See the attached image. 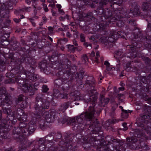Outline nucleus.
Returning a JSON list of instances; mask_svg holds the SVG:
<instances>
[{"instance_id":"nucleus-1","label":"nucleus","mask_w":151,"mask_h":151,"mask_svg":"<svg viewBox=\"0 0 151 151\" xmlns=\"http://www.w3.org/2000/svg\"><path fill=\"white\" fill-rule=\"evenodd\" d=\"M83 87H91V90L88 91V95H86L82 96L78 91L76 90L75 86H74L69 88L70 90V95L72 97V99L74 101L80 100L82 99L84 100L88 104L90 102V106L88 111L82 113L76 119L75 123L77 124L76 127H81L83 124V120H86L87 121L91 120L94 117L95 112L94 106L96 105L95 102L97 98L95 95L96 93V90L94 89L95 86V81L92 78V81L87 80L84 84H81Z\"/></svg>"},{"instance_id":"nucleus-2","label":"nucleus","mask_w":151,"mask_h":151,"mask_svg":"<svg viewBox=\"0 0 151 151\" xmlns=\"http://www.w3.org/2000/svg\"><path fill=\"white\" fill-rule=\"evenodd\" d=\"M134 137L127 138V146L134 150L140 149L146 150H149L148 146L144 143V141L147 139L145 136L142 130L136 128L134 129Z\"/></svg>"},{"instance_id":"nucleus-3","label":"nucleus","mask_w":151,"mask_h":151,"mask_svg":"<svg viewBox=\"0 0 151 151\" xmlns=\"http://www.w3.org/2000/svg\"><path fill=\"white\" fill-rule=\"evenodd\" d=\"M36 100L35 104L34 106L35 110L34 113L35 117L37 118H41L42 116L45 118L47 122H48L51 115L48 112L45 111V109L48 108L50 105L49 102L45 100L43 101L40 96L36 97Z\"/></svg>"},{"instance_id":"nucleus-4","label":"nucleus","mask_w":151,"mask_h":151,"mask_svg":"<svg viewBox=\"0 0 151 151\" xmlns=\"http://www.w3.org/2000/svg\"><path fill=\"white\" fill-rule=\"evenodd\" d=\"M145 110V114L141 115L140 117L137 118V123L139 127H142L148 134L151 131V124L150 126L148 125L146 127L142 123H145L147 119L151 120V106H148Z\"/></svg>"},{"instance_id":"nucleus-5","label":"nucleus","mask_w":151,"mask_h":151,"mask_svg":"<svg viewBox=\"0 0 151 151\" xmlns=\"http://www.w3.org/2000/svg\"><path fill=\"white\" fill-rule=\"evenodd\" d=\"M3 113L6 114H7V118L6 119L3 120V122L2 124L4 123L7 124H8V126L7 127V132L9 131V123L10 122L9 121V120L11 121L12 123L13 124H14L17 121V119L15 116V114L16 112L15 111L13 112L11 114L12 110L9 108H3Z\"/></svg>"},{"instance_id":"nucleus-6","label":"nucleus","mask_w":151,"mask_h":151,"mask_svg":"<svg viewBox=\"0 0 151 151\" xmlns=\"http://www.w3.org/2000/svg\"><path fill=\"white\" fill-rule=\"evenodd\" d=\"M13 133L14 138L17 139L18 142H19L22 145H26L27 142V139L25 137L26 134H22V130L18 127H14L13 129Z\"/></svg>"},{"instance_id":"nucleus-7","label":"nucleus","mask_w":151,"mask_h":151,"mask_svg":"<svg viewBox=\"0 0 151 151\" xmlns=\"http://www.w3.org/2000/svg\"><path fill=\"white\" fill-rule=\"evenodd\" d=\"M34 116L32 120L28 123L27 125L26 128H25L26 130H24V134L26 133L27 132L28 134H30L34 132L35 130V126L36 123L37 121L38 120L39 121V119L41 118H37L35 116V115L34 113Z\"/></svg>"},{"instance_id":"nucleus-8","label":"nucleus","mask_w":151,"mask_h":151,"mask_svg":"<svg viewBox=\"0 0 151 151\" xmlns=\"http://www.w3.org/2000/svg\"><path fill=\"white\" fill-rule=\"evenodd\" d=\"M124 32L122 31L117 32L114 30L111 32L107 40L111 42H114L118 38L122 37L124 36Z\"/></svg>"},{"instance_id":"nucleus-9","label":"nucleus","mask_w":151,"mask_h":151,"mask_svg":"<svg viewBox=\"0 0 151 151\" xmlns=\"http://www.w3.org/2000/svg\"><path fill=\"white\" fill-rule=\"evenodd\" d=\"M127 9L122 8L121 10H116L114 12V17L111 18L112 22L114 21L116 19H119V17H126L127 16Z\"/></svg>"},{"instance_id":"nucleus-10","label":"nucleus","mask_w":151,"mask_h":151,"mask_svg":"<svg viewBox=\"0 0 151 151\" xmlns=\"http://www.w3.org/2000/svg\"><path fill=\"white\" fill-rule=\"evenodd\" d=\"M19 70L18 71V72H17V74H24L26 75V77L27 78H28L31 76H33L35 74V69L33 67H30L29 71H27L25 70L23 67H21L19 66Z\"/></svg>"},{"instance_id":"nucleus-11","label":"nucleus","mask_w":151,"mask_h":151,"mask_svg":"<svg viewBox=\"0 0 151 151\" xmlns=\"http://www.w3.org/2000/svg\"><path fill=\"white\" fill-rule=\"evenodd\" d=\"M8 126V124L4 123L1 124H0V136L4 139L7 138V127Z\"/></svg>"},{"instance_id":"nucleus-12","label":"nucleus","mask_w":151,"mask_h":151,"mask_svg":"<svg viewBox=\"0 0 151 151\" xmlns=\"http://www.w3.org/2000/svg\"><path fill=\"white\" fill-rule=\"evenodd\" d=\"M141 9L143 11L147 12L146 15L147 17H151V4L144 2L142 4Z\"/></svg>"},{"instance_id":"nucleus-13","label":"nucleus","mask_w":151,"mask_h":151,"mask_svg":"<svg viewBox=\"0 0 151 151\" xmlns=\"http://www.w3.org/2000/svg\"><path fill=\"white\" fill-rule=\"evenodd\" d=\"M127 20L126 17H119V19H116L115 20H114L113 22H112V20H111V18L109 20V22L110 24H112L113 22L117 21L116 23L117 25L119 27H121L124 25L125 22Z\"/></svg>"},{"instance_id":"nucleus-14","label":"nucleus","mask_w":151,"mask_h":151,"mask_svg":"<svg viewBox=\"0 0 151 151\" xmlns=\"http://www.w3.org/2000/svg\"><path fill=\"white\" fill-rule=\"evenodd\" d=\"M100 57L99 52L98 51H96V56H95V53L94 51H92L90 55V58L96 63H99L98 58Z\"/></svg>"},{"instance_id":"nucleus-15","label":"nucleus","mask_w":151,"mask_h":151,"mask_svg":"<svg viewBox=\"0 0 151 151\" xmlns=\"http://www.w3.org/2000/svg\"><path fill=\"white\" fill-rule=\"evenodd\" d=\"M68 79L67 78H64V76H63L61 77H60L54 81V83L58 86H60L63 83H65L66 81H67Z\"/></svg>"},{"instance_id":"nucleus-16","label":"nucleus","mask_w":151,"mask_h":151,"mask_svg":"<svg viewBox=\"0 0 151 151\" xmlns=\"http://www.w3.org/2000/svg\"><path fill=\"white\" fill-rule=\"evenodd\" d=\"M109 99L108 98H105L103 95H101L100 98V105L101 106L104 107L109 102Z\"/></svg>"},{"instance_id":"nucleus-17","label":"nucleus","mask_w":151,"mask_h":151,"mask_svg":"<svg viewBox=\"0 0 151 151\" xmlns=\"http://www.w3.org/2000/svg\"><path fill=\"white\" fill-rule=\"evenodd\" d=\"M6 93L5 94H4L5 96V99L3 100V101H4V102L3 103V105H6L8 106L9 105H11L12 104V102L8 94Z\"/></svg>"},{"instance_id":"nucleus-18","label":"nucleus","mask_w":151,"mask_h":151,"mask_svg":"<svg viewBox=\"0 0 151 151\" xmlns=\"http://www.w3.org/2000/svg\"><path fill=\"white\" fill-rule=\"evenodd\" d=\"M113 13L114 12L112 13L111 11L107 8H106L104 9V12L103 16L106 19H108L110 18L112 15L114 17Z\"/></svg>"},{"instance_id":"nucleus-19","label":"nucleus","mask_w":151,"mask_h":151,"mask_svg":"<svg viewBox=\"0 0 151 151\" xmlns=\"http://www.w3.org/2000/svg\"><path fill=\"white\" fill-rule=\"evenodd\" d=\"M130 13H132L134 15H144L142 12H141L139 10V8L138 7H136L134 8V11H133L132 9H130Z\"/></svg>"},{"instance_id":"nucleus-20","label":"nucleus","mask_w":151,"mask_h":151,"mask_svg":"<svg viewBox=\"0 0 151 151\" xmlns=\"http://www.w3.org/2000/svg\"><path fill=\"white\" fill-rule=\"evenodd\" d=\"M16 75L15 80V81L20 86H22V85L25 84L24 83L23 79L22 78H20L21 77L20 76L17 75V74Z\"/></svg>"},{"instance_id":"nucleus-21","label":"nucleus","mask_w":151,"mask_h":151,"mask_svg":"<svg viewBox=\"0 0 151 151\" xmlns=\"http://www.w3.org/2000/svg\"><path fill=\"white\" fill-rule=\"evenodd\" d=\"M6 93V90L5 88L0 87V106L3 105V103L4 101L2 100V96Z\"/></svg>"},{"instance_id":"nucleus-22","label":"nucleus","mask_w":151,"mask_h":151,"mask_svg":"<svg viewBox=\"0 0 151 151\" xmlns=\"http://www.w3.org/2000/svg\"><path fill=\"white\" fill-rule=\"evenodd\" d=\"M22 86V90L25 93H27L32 88V86L30 85H28L26 84H24Z\"/></svg>"},{"instance_id":"nucleus-23","label":"nucleus","mask_w":151,"mask_h":151,"mask_svg":"<svg viewBox=\"0 0 151 151\" xmlns=\"http://www.w3.org/2000/svg\"><path fill=\"white\" fill-rule=\"evenodd\" d=\"M69 104L68 102H65L61 104L60 106L59 110L60 111L64 112L68 107Z\"/></svg>"},{"instance_id":"nucleus-24","label":"nucleus","mask_w":151,"mask_h":151,"mask_svg":"<svg viewBox=\"0 0 151 151\" xmlns=\"http://www.w3.org/2000/svg\"><path fill=\"white\" fill-rule=\"evenodd\" d=\"M19 128L22 130V134L24 133V130H26L25 128H26L27 126V123L24 122H20L19 124Z\"/></svg>"},{"instance_id":"nucleus-25","label":"nucleus","mask_w":151,"mask_h":151,"mask_svg":"<svg viewBox=\"0 0 151 151\" xmlns=\"http://www.w3.org/2000/svg\"><path fill=\"white\" fill-rule=\"evenodd\" d=\"M84 72L83 71H81L79 73H77L75 75L76 78H78L80 80H81L84 76Z\"/></svg>"},{"instance_id":"nucleus-26","label":"nucleus","mask_w":151,"mask_h":151,"mask_svg":"<svg viewBox=\"0 0 151 151\" xmlns=\"http://www.w3.org/2000/svg\"><path fill=\"white\" fill-rule=\"evenodd\" d=\"M109 1L111 3H113V5L117 4L120 5L123 2V0H109Z\"/></svg>"},{"instance_id":"nucleus-27","label":"nucleus","mask_w":151,"mask_h":151,"mask_svg":"<svg viewBox=\"0 0 151 151\" xmlns=\"http://www.w3.org/2000/svg\"><path fill=\"white\" fill-rule=\"evenodd\" d=\"M126 70L127 71H132V72H136V75L138 74V70H137L136 67L133 66V67H131V68H126Z\"/></svg>"},{"instance_id":"nucleus-28","label":"nucleus","mask_w":151,"mask_h":151,"mask_svg":"<svg viewBox=\"0 0 151 151\" xmlns=\"http://www.w3.org/2000/svg\"><path fill=\"white\" fill-rule=\"evenodd\" d=\"M132 111H130L129 110L128 111L125 110L122 112L121 116L124 118H127L128 117V113L131 112Z\"/></svg>"},{"instance_id":"nucleus-29","label":"nucleus","mask_w":151,"mask_h":151,"mask_svg":"<svg viewBox=\"0 0 151 151\" xmlns=\"http://www.w3.org/2000/svg\"><path fill=\"white\" fill-rule=\"evenodd\" d=\"M114 148V149L116 150V151H121L122 150L125 151V149L120 144H119L118 145H116Z\"/></svg>"},{"instance_id":"nucleus-30","label":"nucleus","mask_w":151,"mask_h":151,"mask_svg":"<svg viewBox=\"0 0 151 151\" xmlns=\"http://www.w3.org/2000/svg\"><path fill=\"white\" fill-rule=\"evenodd\" d=\"M68 50L72 52H74L76 50V47H74L73 45H67Z\"/></svg>"},{"instance_id":"nucleus-31","label":"nucleus","mask_w":151,"mask_h":151,"mask_svg":"<svg viewBox=\"0 0 151 151\" xmlns=\"http://www.w3.org/2000/svg\"><path fill=\"white\" fill-rule=\"evenodd\" d=\"M120 120L119 119H116L114 118L112 120L109 119L106 122L109 123L110 124H114L116 122H118ZM121 121H122L123 120H121Z\"/></svg>"},{"instance_id":"nucleus-32","label":"nucleus","mask_w":151,"mask_h":151,"mask_svg":"<svg viewBox=\"0 0 151 151\" xmlns=\"http://www.w3.org/2000/svg\"><path fill=\"white\" fill-rule=\"evenodd\" d=\"M24 97V96L23 95H19L18 97V98L16 101V103L17 104H18L19 102L23 101Z\"/></svg>"},{"instance_id":"nucleus-33","label":"nucleus","mask_w":151,"mask_h":151,"mask_svg":"<svg viewBox=\"0 0 151 151\" xmlns=\"http://www.w3.org/2000/svg\"><path fill=\"white\" fill-rule=\"evenodd\" d=\"M76 122V119L75 117L69 120V124H72V125H74L76 127L77 125V124L75 123Z\"/></svg>"},{"instance_id":"nucleus-34","label":"nucleus","mask_w":151,"mask_h":151,"mask_svg":"<svg viewBox=\"0 0 151 151\" xmlns=\"http://www.w3.org/2000/svg\"><path fill=\"white\" fill-rule=\"evenodd\" d=\"M109 137V136H107L106 137V141L109 144H111V141L112 142H117L118 141H117V140L116 139H114L113 138H111L110 139V141H109V139H108V138Z\"/></svg>"},{"instance_id":"nucleus-35","label":"nucleus","mask_w":151,"mask_h":151,"mask_svg":"<svg viewBox=\"0 0 151 151\" xmlns=\"http://www.w3.org/2000/svg\"><path fill=\"white\" fill-rule=\"evenodd\" d=\"M39 76L38 75H36L35 74H34L33 76H32L29 77L28 78L32 81H36L38 78Z\"/></svg>"},{"instance_id":"nucleus-36","label":"nucleus","mask_w":151,"mask_h":151,"mask_svg":"<svg viewBox=\"0 0 151 151\" xmlns=\"http://www.w3.org/2000/svg\"><path fill=\"white\" fill-rule=\"evenodd\" d=\"M97 11L99 15H102L103 16L104 12V9L102 8H98L97 9Z\"/></svg>"},{"instance_id":"nucleus-37","label":"nucleus","mask_w":151,"mask_h":151,"mask_svg":"<svg viewBox=\"0 0 151 151\" xmlns=\"http://www.w3.org/2000/svg\"><path fill=\"white\" fill-rule=\"evenodd\" d=\"M47 138V139H45V141L47 140L48 142H50L52 141L54 137L51 134L48 135L46 137V138Z\"/></svg>"},{"instance_id":"nucleus-38","label":"nucleus","mask_w":151,"mask_h":151,"mask_svg":"<svg viewBox=\"0 0 151 151\" xmlns=\"http://www.w3.org/2000/svg\"><path fill=\"white\" fill-rule=\"evenodd\" d=\"M99 28L101 30L105 29L106 27V25L105 24L104 22H103L99 24Z\"/></svg>"},{"instance_id":"nucleus-39","label":"nucleus","mask_w":151,"mask_h":151,"mask_svg":"<svg viewBox=\"0 0 151 151\" xmlns=\"http://www.w3.org/2000/svg\"><path fill=\"white\" fill-rule=\"evenodd\" d=\"M53 91V95L55 96H59V94L60 93L59 91L57 89H54Z\"/></svg>"},{"instance_id":"nucleus-40","label":"nucleus","mask_w":151,"mask_h":151,"mask_svg":"<svg viewBox=\"0 0 151 151\" xmlns=\"http://www.w3.org/2000/svg\"><path fill=\"white\" fill-rule=\"evenodd\" d=\"M80 40L82 42H85L86 41L85 40V37L84 35L83 34H81L80 35Z\"/></svg>"},{"instance_id":"nucleus-41","label":"nucleus","mask_w":151,"mask_h":151,"mask_svg":"<svg viewBox=\"0 0 151 151\" xmlns=\"http://www.w3.org/2000/svg\"><path fill=\"white\" fill-rule=\"evenodd\" d=\"M82 60L84 63H86L87 60H88V58L86 55H83L82 58Z\"/></svg>"},{"instance_id":"nucleus-42","label":"nucleus","mask_w":151,"mask_h":151,"mask_svg":"<svg viewBox=\"0 0 151 151\" xmlns=\"http://www.w3.org/2000/svg\"><path fill=\"white\" fill-rule=\"evenodd\" d=\"M143 60L145 61L146 64H148L150 63L151 60L147 57H144L142 58Z\"/></svg>"},{"instance_id":"nucleus-43","label":"nucleus","mask_w":151,"mask_h":151,"mask_svg":"<svg viewBox=\"0 0 151 151\" xmlns=\"http://www.w3.org/2000/svg\"><path fill=\"white\" fill-rule=\"evenodd\" d=\"M83 45L85 46V47L86 48H87L88 47V49H91V44L90 43H89L88 42H86L83 43Z\"/></svg>"},{"instance_id":"nucleus-44","label":"nucleus","mask_w":151,"mask_h":151,"mask_svg":"<svg viewBox=\"0 0 151 151\" xmlns=\"http://www.w3.org/2000/svg\"><path fill=\"white\" fill-rule=\"evenodd\" d=\"M48 90L47 87L46 85H44L42 86V91L43 92H46Z\"/></svg>"},{"instance_id":"nucleus-45","label":"nucleus","mask_w":151,"mask_h":151,"mask_svg":"<svg viewBox=\"0 0 151 151\" xmlns=\"http://www.w3.org/2000/svg\"><path fill=\"white\" fill-rule=\"evenodd\" d=\"M42 5L43 6V8L45 12H48L49 11V9L47 7V5L44 3H42Z\"/></svg>"},{"instance_id":"nucleus-46","label":"nucleus","mask_w":151,"mask_h":151,"mask_svg":"<svg viewBox=\"0 0 151 151\" xmlns=\"http://www.w3.org/2000/svg\"><path fill=\"white\" fill-rule=\"evenodd\" d=\"M109 2V1L107 0H101L99 3V4L100 6L103 5H104L106 4L108 2Z\"/></svg>"},{"instance_id":"nucleus-47","label":"nucleus","mask_w":151,"mask_h":151,"mask_svg":"<svg viewBox=\"0 0 151 151\" xmlns=\"http://www.w3.org/2000/svg\"><path fill=\"white\" fill-rule=\"evenodd\" d=\"M124 95L122 94H119L117 95V98L119 100L122 102L123 101V100L122 98H123Z\"/></svg>"},{"instance_id":"nucleus-48","label":"nucleus","mask_w":151,"mask_h":151,"mask_svg":"<svg viewBox=\"0 0 151 151\" xmlns=\"http://www.w3.org/2000/svg\"><path fill=\"white\" fill-rule=\"evenodd\" d=\"M71 31L75 32L73 34V36L74 38L77 37L78 36V33L77 31V30L76 29H75L74 30H73V29H71Z\"/></svg>"},{"instance_id":"nucleus-49","label":"nucleus","mask_w":151,"mask_h":151,"mask_svg":"<svg viewBox=\"0 0 151 151\" xmlns=\"http://www.w3.org/2000/svg\"><path fill=\"white\" fill-rule=\"evenodd\" d=\"M120 61L119 60H118L117 62L118 63V64H117L116 65V66L115 67V70L117 71H120V65L119 63Z\"/></svg>"},{"instance_id":"nucleus-50","label":"nucleus","mask_w":151,"mask_h":151,"mask_svg":"<svg viewBox=\"0 0 151 151\" xmlns=\"http://www.w3.org/2000/svg\"><path fill=\"white\" fill-rule=\"evenodd\" d=\"M93 130L96 132H99L101 130V127L100 126L97 125V127H95L93 129Z\"/></svg>"},{"instance_id":"nucleus-51","label":"nucleus","mask_w":151,"mask_h":151,"mask_svg":"<svg viewBox=\"0 0 151 151\" xmlns=\"http://www.w3.org/2000/svg\"><path fill=\"white\" fill-rule=\"evenodd\" d=\"M20 118L21 119V120L24 122H25L27 121V116L25 115H20Z\"/></svg>"},{"instance_id":"nucleus-52","label":"nucleus","mask_w":151,"mask_h":151,"mask_svg":"<svg viewBox=\"0 0 151 151\" xmlns=\"http://www.w3.org/2000/svg\"><path fill=\"white\" fill-rule=\"evenodd\" d=\"M43 142L42 143H41V145H40L39 146V149L40 150H44L45 145H44V140H43Z\"/></svg>"},{"instance_id":"nucleus-53","label":"nucleus","mask_w":151,"mask_h":151,"mask_svg":"<svg viewBox=\"0 0 151 151\" xmlns=\"http://www.w3.org/2000/svg\"><path fill=\"white\" fill-rule=\"evenodd\" d=\"M136 46L133 45H129L127 46L128 47L131 48V49L132 52V50H133L134 49H136Z\"/></svg>"},{"instance_id":"nucleus-54","label":"nucleus","mask_w":151,"mask_h":151,"mask_svg":"<svg viewBox=\"0 0 151 151\" xmlns=\"http://www.w3.org/2000/svg\"><path fill=\"white\" fill-rule=\"evenodd\" d=\"M29 20H30V22L31 23L32 25L34 27H35L36 26V24L34 22V19L32 18H30L29 19Z\"/></svg>"},{"instance_id":"nucleus-55","label":"nucleus","mask_w":151,"mask_h":151,"mask_svg":"<svg viewBox=\"0 0 151 151\" xmlns=\"http://www.w3.org/2000/svg\"><path fill=\"white\" fill-rule=\"evenodd\" d=\"M42 22L43 23L45 24L47 22V19L46 18L45 16L44 15L42 17Z\"/></svg>"},{"instance_id":"nucleus-56","label":"nucleus","mask_w":151,"mask_h":151,"mask_svg":"<svg viewBox=\"0 0 151 151\" xmlns=\"http://www.w3.org/2000/svg\"><path fill=\"white\" fill-rule=\"evenodd\" d=\"M57 149L55 147H52L49 149L47 151H57Z\"/></svg>"},{"instance_id":"nucleus-57","label":"nucleus","mask_w":151,"mask_h":151,"mask_svg":"<svg viewBox=\"0 0 151 151\" xmlns=\"http://www.w3.org/2000/svg\"><path fill=\"white\" fill-rule=\"evenodd\" d=\"M127 123L124 122L122 123V126L124 127V130H126L128 129V127H127Z\"/></svg>"},{"instance_id":"nucleus-58","label":"nucleus","mask_w":151,"mask_h":151,"mask_svg":"<svg viewBox=\"0 0 151 151\" xmlns=\"http://www.w3.org/2000/svg\"><path fill=\"white\" fill-rule=\"evenodd\" d=\"M31 8L29 7H25L24 8L25 10L27 12H29L31 10Z\"/></svg>"},{"instance_id":"nucleus-59","label":"nucleus","mask_w":151,"mask_h":151,"mask_svg":"<svg viewBox=\"0 0 151 151\" xmlns=\"http://www.w3.org/2000/svg\"><path fill=\"white\" fill-rule=\"evenodd\" d=\"M63 74V72L62 71H60L56 73V76H60Z\"/></svg>"},{"instance_id":"nucleus-60","label":"nucleus","mask_w":151,"mask_h":151,"mask_svg":"<svg viewBox=\"0 0 151 151\" xmlns=\"http://www.w3.org/2000/svg\"><path fill=\"white\" fill-rule=\"evenodd\" d=\"M69 63V64L70 63V62L69 61V60L67 58H66L65 60H64V62H63L62 63L63 64H66L67 63Z\"/></svg>"},{"instance_id":"nucleus-61","label":"nucleus","mask_w":151,"mask_h":151,"mask_svg":"<svg viewBox=\"0 0 151 151\" xmlns=\"http://www.w3.org/2000/svg\"><path fill=\"white\" fill-rule=\"evenodd\" d=\"M62 137L61 134L60 133H58L56 136L55 138L57 139H60Z\"/></svg>"},{"instance_id":"nucleus-62","label":"nucleus","mask_w":151,"mask_h":151,"mask_svg":"<svg viewBox=\"0 0 151 151\" xmlns=\"http://www.w3.org/2000/svg\"><path fill=\"white\" fill-rule=\"evenodd\" d=\"M48 29L50 32L51 33H52L53 30V28L51 27H48Z\"/></svg>"},{"instance_id":"nucleus-63","label":"nucleus","mask_w":151,"mask_h":151,"mask_svg":"<svg viewBox=\"0 0 151 151\" xmlns=\"http://www.w3.org/2000/svg\"><path fill=\"white\" fill-rule=\"evenodd\" d=\"M51 12L52 13V16H56L57 14L56 12H54L52 9L51 10Z\"/></svg>"},{"instance_id":"nucleus-64","label":"nucleus","mask_w":151,"mask_h":151,"mask_svg":"<svg viewBox=\"0 0 151 151\" xmlns=\"http://www.w3.org/2000/svg\"><path fill=\"white\" fill-rule=\"evenodd\" d=\"M10 35L9 34H4L3 35V37L6 38V39L8 38L9 37Z\"/></svg>"}]
</instances>
